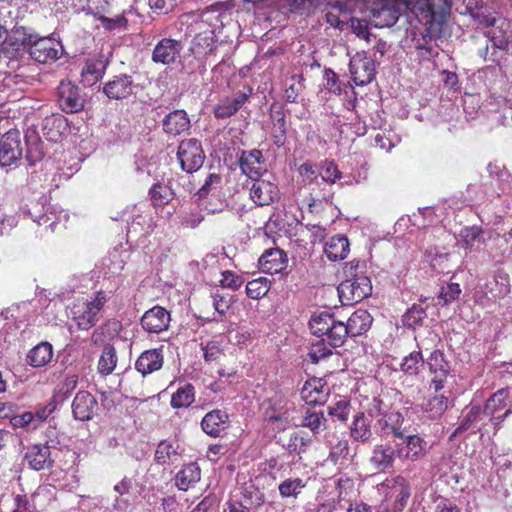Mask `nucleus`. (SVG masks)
Segmentation results:
<instances>
[{
	"label": "nucleus",
	"mask_w": 512,
	"mask_h": 512,
	"mask_svg": "<svg viewBox=\"0 0 512 512\" xmlns=\"http://www.w3.org/2000/svg\"><path fill=\"white\" fill-rule=\"evenodd\" d=\"M439 1L436 4L435 0H404L405 7L424 26L421 39H415V48L427 58L438 55L430 42L443 36L453 5V0Z\"/></svg>",
	"instance_id": "obj_1"
},
{
	"label": "nucleus",
	"mask_w": 512,
	"mask_h": 512,
	"mask_svg": "<svg viewBox=\"0 0 512 512\" xmlns=\"http://www.w3.org/2000/svg\"><path fill=\"white\" fill-rule=\"evenodd\" d=\"M110 299V292L99 290L91 300L80 299L71 307V318L79 330L88 331L102 317L101 311Z\"/></svg>",
	"instance_id": "obj_2"
},
{
	"label": "nucleus",
	"mask_w": 512,
	"mask_h": 512,
	"mask_svg": "<svg viewBox=\"0 0 512 512\" xmlns=\"http://www.w3.org/2000/svg\"><path fill=\"white\" fill-rule=\"evenodd\" d=\"M309 328L313 335L327 341L330 347L342 346L347 338L345 322L327 311L313 315L309 321Z\"/></svg>",
	"instance_id": "obj_3"
},
{
	"label": "nucleus",
	"mask_w": 512,
	"mask_h": 512,
	"mask_svg": "<svg viewBox=\"0 0 512 512\" xmlns=\"http://www.w3.org/2000/svg\"><path fill=\"white\" fill-rule=\"evenodd\" d=\"M359 262L351 261L346 266V274L349 276L338 286L340 300L345 305H352L367 298L372 293V284L369 277L358 274L354 271L358 268Z\"/></svg>",
	"instance_id": "obj_4"
},
{
	"label": "nucleus",
	"mask_w": 512,
	"mask_h": 512,
	"mask_svg": "<svg viewBox=\"0 0 512 512\" xmlns=\"http://www.w3.org/2000/svg\"><path fill=\"white\" fill-rule=\"evenodd\" d=\"M404 1L400 0H375L370 9V21L375 27H392L399 20Z\"/></svg>",
	"instance_id": "obj_5"
},
{
	"label": "nucleus",
	"mask_w": 512,
	"mask_h": 512,
	"mask_svg": "<svg viewBox=\"0 0 512 512\" xmlns=\"http://www.w3.org/2000/svg\"><path fill=\"white\" fill-rule=\"evenodd\" d=\"M32 41V34H29L24 27H17L10 33L6 31V35H4L0 44V50L11 60L20 59L26 53L30 55Z\"/></svg>",
	"instance_id": "obj_6"
},
{
	"label": "nucleus",
	"mask_w": 512,
	"mask_h": 512,
	"mask_svg": "<svg viewBox=\"0 0 512 512\" xmlns=\"http://www.w3.org/2000/svg\"><path fill=\"white\" fill-rule=\"evenodd\" d=\"M177 160L183 171L187 173L198 171L205 160L201 142L196 138L182 140L178 146Z\"/></svg>",
	"instance_id": "obj_7"
},
{
	"label": "nucleus",
	"mask_w": 512,
	"mask_h": 512,
	"mask_svg": "<svg viewBox=\"0 0 512 512\" xmlns=\"http://www.w3.org/2000/svg\"><path fill=\"white\" fill-rule=\"evenodd\" d=\"M250 199L259 207L268 206L279 200L280 190L275 176L271 173L251 180Z\"/></svg>",
	"instance_id": "obj_8"
},
{
	"label": "nucleus",
	"mask_w": 512,
	"mask_h": 512,
	"mask_svg": "<svg viewBox=\"0 0 512 512\" xmlns=\"http://www.w3.org/2000/svg\"><path fill=\"white\" fill-rule=\"evenodd\" d=\"M396 443V455L402 463H413L422 460L428 451L427 442L418 434H412L400 438Z\"/></svg>",
	"instance_id": "obj_9"
},
{
	"label": "nucleus",
	"mask_w": 512,
	"mask_h": 512,
	"mask_svg": "<svg viewBox=\"0 0 512 512\" xmlns=\"http://www.w3.org/2000/svg\"><path fill=\"white\" fill-rule=\"evenodd\" d=\"M349 71L357 86L368 85L376 76L375 60L366 52H357L350 59Z\"/></svg>",
	"instance_id": "obj_10"
},
{
	"label": "nucleus",
	"mask_w": 512,
	"mask_h": 512,
	"mask_svg": "<svg viewBox=\"0 0 512 512\" xmlns=\"http://www.w3.org/2000/svg\"><path fill=\"white\" fill-rule=\"evenodd\" d=\"M63 53L62 44L50 37L36 38L33 35V41L30 45V56L35 61L46 64L55 62Z\"/></svg>",
	"instance_id": "obj_11"
},
{
	"label": "nucleus",
	"mask_w": 512,
	"mask_h": 512,
	"mask_svg": "<svg viewBox=\"0 0 512 512\" xmlns=\"http://www.w3.org/2000/svg\"><path fill=\"white\" fill-rule=\"evenodd\" d=\"M387 489L386 497L393 500L392 508L394 512H403L410 497L411 485L402 475L386 479L382 484Z\"/></svg>",
	"instance_id": "obj_12"
},
{
	"label": "nucleus",
	"mask_w": 512,
	"mask_h": 512,
	"mask_svg": "<svg viewBox=\"0 0 512 512\" xmlns=\"http://www.w3.org/2000/svg\"><path fill=\"white\" fill-rule=\"evenodd\" d=\"M21 134L17 129L6 132L0 140V166L7 167L22 157Z\"/></svg>",
	"instance_id": "obj_13"
},
{
	"label": "nucleus",
	"mask_w": 512,
	"mask_h": 512,
	"mask_svg": "<svg viewBox=\"0 0 512 512\" xmlns=\"http://www.w3.org/2000/svg\"><path fill=\"white\" fill-rule=\"evenodd\" d=\"M432 378L429 383V389L438 392L444 388L450 373L449 362L440 350L433 351L426 361Z\"/></svg>",
	"instance_id": "obj_14"
},
{
	"label": "nucleus",
	"mask_w": 512,
	"mask_h": 512,
	"mask_svg": "<svg viewBox=\"0 0 512 512\" xmlns=\"http://www.w3.org/2000/svg\"><path fill=\"white\" fill-rule=\"evenodd\" d=\"M239 166L251 180L270 174L267 171L263 153L259 149L243 150L239 158Z\"/></svg>",
	"instance_id": "obj_15"
},
{
	"label": "nucleus",
	"mask_w": 512,
	"mask_h": 512,
	"mask_svg": "<svg viewBox=\"0 0 512 512\" xmlns=\"http://www.w3.org/2000/svg\"><path fill=\"white\" fill-rule=\"evenodd\" d=\"M182 50L181 41L173 38H163L155 45L151 58L156 64L172 65L180 57Z\"/></svg>",
	"instance_id": "obj_16"
},
{
	"label": "nucleus",
	"mask_w": 512,
	"mask_h": 512,
	"mask_svg": "<svg viewBox=\"0 0 512 512\" xmlns=\"http://www.w3.org/2000/svg\"><path fill=\"white\" fill-rule=\"evenodd\" d=\"M59 105L66 113H77L84 108L80 89L70 81H61L58 87Z\"/></svg>",
	"instance_id": "obj_17"
},
{
	"label": "nucleus",
	"mask_w": 512,
	"mask_h": 512,
	"mask_svg": "<svg viewBox=\"0 0 512 512\" xmlns=\"http://www.w3.org/2000/svg\"><path fill=\"white\" fill-rule=\"evenodd\" d=\"M170 321V313L164 307L156 305L143 314L141 326L148 333L159 334L169 328Z\"/></svg>",
	"instance_id": "obj_18"
},
{
	"label": "nucleus",
	"mask_w": 512,
	"mask_h": 512,
	"mask_svg": "<svg viewBox=\"0 0 512 512\" xmlns=\"http://www.w3.org/2000/svg\"><path fill=\"white\" fill-rule=\"evenodd\" d=\"M135 85L131 75H115L103 86V93L111 100L127 99L133 94Z\"/></svg>",
	"instance_id": "obj_19"
},
{
	"label": "nucleus",
	"mask_w": 512,
	"mask_h": 512,
	"mask_svg": "<svg viewBox=\"0 0 512 512\" xmlns=\"http://www.w3.org/2000/svg\"><path fill=\"white\" fill-rule=\"evenodd\" d=\"M109 60L101 53L88 57L81 71L82 82L92 86L105 75Z\"/></svg>",
	"instance_id": "obj_20"
},
{
	"label": "nucleus",
	"mask_w": 512,
	"mask_h": 512,
	"mask_svg": "<svg viewBox=\"0 0 512 512\" xmlns=\"http://www.w3.org/2000/svg\"><path fill=\"white\" fill-rule=\"evenodd\" d=\"M24 461L27 462L30 469L35 471L49 469L54 464L50 447L45 444H33L28 446L24 455Z\"/></svg>",
	"instance_id": "obj_21"
},
{
	"label": "nucleus",
	"mask_w": 512,
	"mask_h": 512,
	"mask_svg": "<svg viewBox=\"0 0 512 512\" xmlns=\"http://www.w3.org/2000/svg\"><path fill=\"white\" fill-rule=\"evenodd\" d=\"M509 394L508 388H501L486 400L481 409L483 410V414L489 417L490 421L495 418L504 420L509 415L510 410L506 409Z\"/></svg>",
	"instance_id": "obj_22"
},
{
	"label": "nucleus",
	"mask_w": 512,
	"mask_h": 512,
	"mask_svg": "<svg viewBox=\"0 0 512 512\" xmlns=\"http://www.w3.org/2000/svg\"><path fill=\"white\" fill-rule=\"evenodd\" d=\"M328 396L329 388L321 378L308 379L301 389V398L308 405H323L326 403Z\"/></svg>",
	"instance_id": "obj_23"
},
{
	"label": "nucleus",
	"mask_w": 512,
	"mask_h": 512,
	"mask_svg": "<svg viewBox=\"0 0 512 512\" xmlns=\"http://www.w3.org/2000/svg\"><path fill=\"white\" fill-rule=\"evenodd\" d=\"M252 89L248 92L239 91L234 97H225L221 99L214 107L213 114L217 119H227L235 115L243 105L249 100Z\"/></svg>",
	"instance_id": "obj_24"
},
{
	"label": "nucleus",
	"mask_w": 512,
	"mask_h": 512,
	"mask_svg": "<svg viewBox=\"0 0 512 512\" xmlns=\"http://www.w3.org/2000/svg\"><path fill=\"white\" fill-rule=\"evenodd\" d=\"M229 415L221 409H214L205 414L201 421L202 430L211 437H220L229 427Z\"/></svg>",
	"instance_id": "obj_25"
},
{
	"label": "nucleus",
	"mask_w": 512,
	"mask_h": 512,
	"mask_svg": "<svg viewBox=\"0 0 512 512\" xmlns=\"http://www.w3.org/2000/svg\"><path fill=\"white\" fill-rule=\"evenodd\" d=\"M259 266L264 273L278 274L288 266V256L280 248L267 249L259 258Z\"/></svg>",
	"instance_id": "obj_26"
},
{
	"label": "nucleus",
	"mask_w": 512,
	"mask_h": 512,
	"mask_svg": "<svg viewBox=\"0 0 512 512\" xmlns=\"http://www.w3.org/2000/svg\"><path fill=\"white\" fill-rule=\"evenodd\" d=\"M98 402L96 398L88 391H79L72 402V413L75 419L88 421L92 419Z\"/></svg>",
	"instance_id": "obj_27"
},
{
	"label": "nucleus",
	"mask_w": 512,
	"mask_h": 512,
	"mask_svg": "<svg viewBox=\"0 0 512 512\" xmlns=\"http://www.w3.org/2000/svg\"><path fill=\"white\" fill-rule=\"evenodd\" d=\"M270 120L273 143L278 148L283 147L287 139V124L285 110L282 105L272 104L270 106Z\"/></svg>",
	"instance_id": "obj_28"
},
{
	"label": "nucleus",
	"mask_w": 512,
	"mask_h": 512,
	"mask_svg": "<svg viewBox=\"0 0 512 512\" xmlns=\"http://www.w3.org/2000/svg\"><path fill=\"white\" fill-rule=\"evenodd\" d=\"M164 356L162 348L145 350L135 362L136 370L143 376L151 374L162 368Z\"/></svg>",
	"instance_id": "obj_29"
},
{
	"label": "nucleus",
	"mask_w": 512,
	"mask_h": 512,
	"mask_svg": "<svg viewBox=\"0 0 512 512\" xmlns=\"http://www.w3.org/2000/svg\"><path fill=\"white\" fill-rule=\"evenodd\" d=\"M162 126L165 133L177 136L188 131L191 123L187 112L183 109H177L164 117Z\"/></svg>",
	"instance_id": "obj_30"
},
{
	"label": "nucleus",
	"mask_w": 512,
	"mask_h": 512,
	"mask_svg": "<svg viewBox=\"0 0 512 512\" xmlns=\"http://www.w3.org/2000/svg\"><path fill=\"white\" fill-rule=\"evenodd\" d=\"M263 416L265 420L272 422H282L288 418V401L282 394H275L265 403Z\"/></svg>",
	"instance_id": "obj_31"
},
{
	"label": "nucleus",
	"mask_w": 512,
	"mask_h": 512,
	"mask_svg": "<svg viewBox=\"0 0 512 512\" xmlns=\"http://www.w3.org/2000/svg\"><path fill=\"white\" fill-rule=\"evenodd\" d=\"M395 451L396 445L393 447L387 443L375 445L370 461L376 469L381 471L393 468L398 459Z\"/></svg>",
	"instance_id": "obj_32"
},
{
	"label": "nucleus",
	"mask_w": 512,
	"mask_h": 512,
	"mask_svg": "<svg viewBox=\"0 0 512 512\" xmlns=\"http://www.w3.org/2000/svg\"><path fill=\"white\" fill-rule=\"evenodd\" d=\"M53 357L52 344L48 341H41L28 351L26 362L33 368H42L47 366L53 360Z\"/></svg>",
	"instance_id": "obj_33"
},
{
	"label": "nucleus",
	"mask_w": 512,
	"mask_h": 512,
	"mask_svg": "<svg viewBox=\"0 0 512 512\" xmlns=\"http://www.w3.org/2000/svg\"><path fill=\"white\" fill-rule=\"evenodd\" d=\"M371 422V417L365 412L356 413L350 426V437L356 442H370L373 439Z\"/></svg>",
	"instance_id": "obj_34"
},
{
	"label": "nucleus",
	"mask_w": 512,
	"mask_h": 512,
	"mask_svg": "<svg viewBox=\"0 0 512 512\" xmlns=\"http://www.w3.org/2000/svg\"><path fill=\"white\" fill-rule=\"evenodd\" d=\"M372 322L373 318L367 310L357 309L345 323V327H347V337L362 335L369 330Z\"/></svg>",
	"instance_id": "obj_35"
},
{
	"label": "nucleus",
	"mask_w": 512,
	"mask_h": 512,
	"mask_svg": "<svg viewBox=\"0 0 512 512\" xmlns=\"http://www.w3.org/2000/svg\"><path fill=\"white\" fill-rule=\"evenodd\" d=\"M216 50V39L212 29L198 33L192 40L191 51L198 58H207Z\"/></svg>",
	"instance_id": "obj_36"
},
{
	"label": "nucleus",
	"mask_w": 512,
	"mask_h": 512,
	"mask_svg": "<svg viewBox=\"0 0 512 512\" xmlns=\"http://www.w3.org/2000/svg\"><path fill=\"white\" fill-rule=\"evenodd\" d=\"M403 417L399 412H388L377 418V425L382 435H393L395 438H403Z\"/></svg>",
	"instance_id": "obj_37"
},
{
	"label": "nucleus",
	"mask_w": 512,
	"mask_h": 512,
	"mask_svg": "<svg viewBox=\"0 0 512 512\" xmlns=\"http://www.w3.org/2000/svg\"><path fill=\"white\" fill-rule=\"evenodd\" d=\"M350 251L349 240L344 235H335L325 244L324 252L329 260L339 261L347 257Z\"/></svg>",
	"instance_id": "obj_38"
},
{
	"label": "nucleus",
	"mask_w": 512,
	"mask_h": 512,
	"mask_svg": "<svg viewBox=\"0 0 512 512\" xmlns=\"http://www.w3.org/2000/svg\"><path fill=\"white\" fill-rule=\"evenodd\" d=\"M201 478V470L197 463H189L177 472L175 485L181 491H187Z\"/></svg>",
	"instance_id": "obj_39"
},
{
	"label": "nucleus",
	"mask_w": 512,
	"mask_h": 512,
	"mask_svg": "<svg viewBox=\"0 0 512 512\" xmlns=\"http://www.w3.org/2000/svg\"><path fill=\"white\" fill-rule=\"evenodd\" d=\"M477 27L490 28L494 27L498 22L505 23V20L497 17L496 12L486 6H476L475 8L467 7Z\"/></svg>",
	"instance_id": "obj_40"
},
{
	"label": "nucleus",
	"mask_w": 512,
	"mask_h": 512,
	"mask_svg": "<svg viewBox=\"0 0 512 512\" xmlns=\"http://www.w3.org/2000/svg\"><path fill=\"white\" fill-rule=\"evenodd\" d=\"M302 426L308 428L314 435L327 429V419L324 412L308 408L302 416Z\"/></svg>",
	"instance_id": "obj_41"
},
{
	"label": "nucleus",
	"mask_w": 512,
	"mask_h": 512,
	"mask_svg": "<svg viewBox=\"0 0 512 512\" xmlns=\"http://www.w3.org/2000/svg\"><path fill=\"white\" fill-rule=\"evenodd\" d=\"M325 18L330 26L343 29L349 23L347 3L337 0L326 13Z\"/></svg>",
	"instance_id": "obj_42"
},
{
	"label": "nucleus",
	"mask_w": 512,
	"mask_h": 512,
	"mask_svg": "<svg viewBox=\"0 0 512 512\" xmlns=\"http://www.w3.org/2000/svg\"><path fill=\"white\" fill-rule=\"evenodd\" d=\"M194 401L195 388L191 383H185L171 395L170 404L174 409H181L190 407Z\"/></svg>",
	"instance_id": "obj_43"
},
{
	"label": "nucleus",
	"mask_w": 512,
	"mask_h": 512,
	"mask_svg": "<svg viewBox=\"0 0 512 512\" xmlns=\"http://www.w3.org/2000/svg\"><path fill=\"white\" fill-rule=\"evenodd\" d=\"M149 197L153 207L161 208L174 199V192L168 185L157 182L150 188Z\"/></svg>",
	"instance_id": "obj_44"
},
{
	"label": "nucleus",
	"mask_w": 512,
	"mask_h": 512,
	"mask_svg": "<svg viewBox=\"0 0 512 512\" xmlns=\"http://www.w3.org/2000/svg\"><path fill=\"white\" fill-rule=\"evenodd\" d=\"M306 485L307 482L302 478H286L278 485L279 495L283 499H297Z\"/></svg>",
	"instance_id": "obj_45"
},
{
	"label": "nucleus",
	"mask_w": 512,
	"mask_h": 512,
	"mask_svg": "<svg viewBox=\"0 0 512 512\" xmlns=\"http://www.w3.org/2000/svg\"><path fill=\"white\" fill-rule=\"evenodd\" d=\"M117 360V354L114 346L106 344L102 349V353L98 361V372L104 376L111 374L116 367Z\"/></svg>",
	"instance_id": "obj_46"
},
{
	"label": "nucleus",
	"mask_w": 512,
	"mask_h": 512,
	"mask_svg": "<svg viewBox=\"0 0 512 512\" xmlns=\"http://www.w3.org/2000/svg\"><path fill=\"white\" fill-rule=\"evenodd\" d=\"M481 414H483V410L481 409L480 406H472L463 415L458 427L451 434L450 439H453L456 436L472 428L480 420Z\"/></svg>",
	"instance_id": "obj_47"
},
{
	"label": "nucleus",
	"mask_w": 512,
	"mask_h": 512,
	"mask_svg": "<svg viewBox=\"0 0 512 512\" xmlns=\"http://www.w3.org/2000/svg\"><path fill=\"white\" fill-rule=\"evenodd\" d=\"M270 287V280L265 277H259L247 283L246 294L251 299L259 300L269 292Z\"/></svg>",
	"instance_id": "obj_48"
},
{
	"label": "nucleus",
	"mask_w": 512,
	"mask_h": 512,
	"mask_svg": "<svg viewBox=\"0 0 512 512\" xmlns=\"http://www.w3.org/2000/svg\"><path fill=\"white\" fill-rule=\"evenodd\" d=\"M424 363L422 352L420 350L412 351L403 358L400 369L407 375H417Z\"/></svg>",
	"instance_id": "obj_49"
},
{
	"label": "nucleus",
	"mask_w": 512,
	"mask_h": 512,
	"mask_svg": "<svg viewBox=\"0 0 512 512\" xmlns=\"http://www.w3.org/2000/svg\"><path fill=\"white\" fill-rule=\"evenodd\" d=\"M312 443L311 437L304 432H294L290 435L287 449L290 453L301 456L307 452L308 446Z\"/></svg>",
	"instance_id": "obj_50"
},
{
	"label": "nucleus",
	"mask_w": 512,
	"mask_h": 512,
	"mask_svg": "<svg viewBox=\"0 0 512 512\" xmlns=\"http://www.w3.org/2000/svg\"><path fill=\"white\" fill-rule=\"evenodd\" d=\"M242 501L251 508H258L265 502L264 493L254 484L246 485L242 491Z\"/></svg>",
	"instance_id": "obj_51"
},
{
	"label": "nucleus",
	"mask_w": 512,
	"mask_h": 512,
	"mask_svg": "<svg viewBox=\"0 0 512 512\" xmlns=\"http://www.w3.org/2000/svg\"><path fill=\"white\" fill-rule=\"evenodd\" d=\"M60 126H61L60 119H57L53 116L46 117L43 120V124H42L43 135L45 136V138L47 140L52 141V142H57L61 137V133L59 130Z\"/></svg>",
	"instance_id": "obj_52"
},
{
	"label": "nucleus",
	"mask_w": 512,
	"mask_h": 512,
	"mask_svg": "<svg viewBox=\"0 0 512 512\" xmlns=\"http://www.w3.org/2000/svg\"><path fill=\"white\" fill-rule=\"evenodd\" d=\"M390 405L384 400L382 395H378L373 397V399L368 403L366 408V415L371 418H379L384 414L390 412Z\"/></svg>",
	"instance_id": "obj_53"
},
{
	"label": "nucleus",
	"mask_w": 512,
	"mask_h": 512,
	"mask_svg": "<svg viewBox=\"0 0 512 512\" xmlns=\"http://www.w3.org/2000/svg\"><path fill=\"white\" fill-rule=\"evenodd\" d=\"M447 407L448 398L443 395H439L434 396L427 401L425 411L428 412L432 418H437L446 411Z\"/></svg>",
	"instance_id": "obj_54"
},
{
	"label": "nucleus",
	"mask_w": 512,
	"mask_h": 512,
	"mask_svg": "<svg viewBox=\"0 0 512 512\" xmlns=\"http://www.w3.org/2000/svg\"><path fill=\"white\" fill-rule=\"evenodd\" d=\"M426 317V311L420 306L414 304L403 316V323L408 326L415 328L423 323Z\"/></svg>",
	"instance_id": "obj_55"
},
{
	"label": "nucleus",
	"mask_w": 512,
	"mask_h": 512,
	"mask_svg": "<svg viewBox=\"0 0 512 512\" xmlns=\"http://www.w3.org/2000/svg\"><path fill=\"white\" fill-rule=\"evenodd\" d=\"M201 349L204 360L207 363L219 362L221 357L224 356L223 349L217 341H208L206 344L201 343Z\"/></svg>",
	"instance_id": "obj_56"
},
{
	"label": "nucleus",
	"mask_w": 512,
	"mask_h": 512,
	"mask_svg": "<svg viewBox=\"0 0 512 512\" xmlns=\"http://www.w3.org/2000/svg\"><path fill=\"white\" fill-rule=\"evenodd\" d=\"M332 348L327 341L320 338L316 343L312 344L309 356L313 363H318L320 360L332 354Z\"/></svg>",
	"instance_id": "obj_57"
},
{
	"label": "nucleus",
	"mask_w": 512,
	"mask_h": 512,
	"mask_svg": "<svg viewBox=\"0 0 512 512\" xmlns=\"http://www.w3.org/2000/svg\"><path fill=\"white\" fill-rule=\"evenodd\" d=\"M461 294V288L458 283H447L445 286L441 287L439 293V299L442 301L443 305H448L458 299Z\"/></svg>",
	"instance_id": "obj_58"
},
{
	"label": "nucleus",
	"mask_w": 512,
	"mask_h": 512,
	"mask_svg": "<svg viewBox=\"0 0 512 512\" xmlns=\"http://www.w3.org/2000/svg\"><path fill=\"white\" fill-rule=\"evenodd\" d=\"M177 451L173 447L172 443L164 440L161 441L155 451V461L158 464H165L170 460L171 456L176 455Z\"/></svg>",
	"instance_id": "obj_59"
},
{
	"label": "nucleus",
	"mask_w": 512,
	"mask_h": 512,
	"mask_svg": "<svg viewBox=\"0 0 512 512\" xmlns=\"http://www.w3.org/2000/svg\"><path fill=\"white\" fill-rule=\"evenodd\" d=\"M212 298H213V307L215 309V312L220 317L225 316V314L230 309V307L233 303V297L228 294L224 295V294H220V293L216 292L212 295Z\"/></svg>",
	"instance_id": "obj_60"
},
{
	"label": "nucleus",
	"mask_w": 512,
	"mask_h": 512,
	"mask_svg": "<svg viewBox=\"0 0 512 512\" xmlns=\"http://www.w3.org/2000/svg\"><path fill=\"white\" fill-rule=\"evenodd\" d=\"M222 278L220 280V285L223 288H228L231 290H238L244 283V278L230 270L223 271L221 273Z\"/></svg>",
	"instance_id": "obj_61"
},
{
	"label": "nucleus",
	"mask_w": 512,
	"mask_h": 512,
	"mask_svg": "<svg viewBox=\"0 0 512 512\" xmlns=\"http://www.w3.org/2000/svg\"><path fill=\"white\" fill-rule=\"evenodd\" d=\"M350 412V402L346 399L337 401L334 405L328 407V414L336 417L339 421L348 420Z\"/></svg>",
	"instance_id": "obj_62"
},
{
	"label": "nucleus",
	"mask_w": 512,
	"mask_h": 512,
	"mask_svg": "<svg viewBox=\"0 0 512 512\" xmlns=\"http://www.w3.org/2000/svg\"><path fill=\"white\" fill-rule=\"evenodd\" d=\"M482 234V228L476 225L464 227L460 232V236L466 248L472 247Z\"/></svg>",
	"instance_id": "obj_63"
},
{
	"label": "nucleus",
	"mask_w": 512,
	"mask_h": 512,
	"mask_svg": "<svg viewBox=\"0 0 512 512\" xmlns=\"http://www.w3.org/2000/svg\"><path fill=\"white\" fill-rule=\"evenodd\" d=\"M349 443L347 440H339L329 452V458L334 463H339L340 460L347 459L349 456Z\"/></svg>",
	"instance_id": "obj_64"
}]
</instances>
